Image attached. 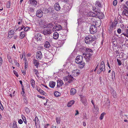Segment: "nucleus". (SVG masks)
<instances>
[{"instance_id": "f257e3e1", "label": "nucleus", "mask_w": 128, "mask_h": 128, "mask_svg": "<svg viewBox=\"0 0 128 128\" xmlns=\"http://www.w3.org/2000/svg\"><path fill=\"white\" fill-rule=\"evenodd\" d=\"M83 56H78L76 58V62L77 64H80V67L83 68L85 66V64L83 61Z\"/></svg>"}, {"instance_id": "f03ea898", "label": "nucleus", "mask_w": 128, "mask_h": 128, "mask_svg": "<svg viewBox=\"0 0 128 128\" xmlns=\"http://www.w3.org/2000/svg\"><path fill=\"white\" fill-rule=\"evenodd\" d=\"M96 39L95 36H88L86 37L85 38V42L87 44H89L92 43Z\"/></svg>"}, {"instance_id": "7ed1b4c3", "label": "nucleus", "mask_w": 128, "mask_h": 128, "mask_svg": "<svg viewBox=\"0 0 128 128\" xmlns=\"http://www.w3.org/2000/svg\"><path fill=\"white\" fill-rule=\"evenodd\" d=\"M105 70V66L104 62L102 61L101 62L99 68L97 71V74H99L102 72H104Z\"/></svg>"}, {"instance_id": "20e7f679", "label": "nucleus", "mask_w": 128, "mask_h": 128, "mask_svg": "<svg viewBox=\"0 0 128 128\" xmlns=\"http://www.w3.org/2000/svg\"><path fill=\"white\" fill-rule=\"evenodd\" d=\"M64 79L65 82L70 83L72 82L74 78L71 75H68L67 76L64 77Z\"/></svg>"}, {"instance_id": "39448f33", "label": "nucleus", "mask_w": 128, "mask_h": 128, "mask_svg": "<svg viewBox=\"0 0 128 128\" xmlns=\"http://www.w3.org/2000/svg\"><path fill=\"white\" fill-rule=\"evenodd\" d=\"M96 26V23L95 24V25H92L90 28V32L92 34H94L97 31V28Z\"/></svg>"}, {"instance_id": "423d86ee", "label": "nucleus", "mask_w": 128, "mask_h": 128, "mask_svg": "<svg viewBox=\"0 0 128 128\" xmlns=\"http://www.w3.org/2000/svg\"><path fill=\"white\" fill-rule=\"evenodd\" d=\"M52 32L51 30L47 27L44 28L43 31V34L45 35H50L51 34Z\"/></svg>"}, {"instance_id": "0eeeda50", "label": "nucleus", "mask_w": 128, "mask_h": 128, "mask_svg": "<svg viewBox=\"0 0 128 128\" xmlns=\"http://www.w3.org/2000/svg\"><path fill=\"white\" fill-rule=\"evenodd\" d=\"M85 55V58H86L87 61L88 62L90 60V58H91L92 54L90 53H88L86 54H84V53L83 54V55Z\"/></svg>"}, {"instance_id": "6e6552de", "label": "nucleus", "mask_w": 128, "mask_h": 128, "mask_svg": "<svg viewBox=\"0 0 128 128\" xmlns=\"http://www.w3.org/2000/svg\"><path fill=\"white\" fill-rule=\"evenodd\" d=\"M43 12L42 10H38L36 12V15L38 17L40 18L43 16Z\"/></svg>"}, {"instance_id": "1a4fd4ad", "label": "nucleus", "mask_w": 128, "mask_h": 128, "mask_svg": "<svg viewBox=\"0 0 128 128\" xmlns=\"http://www.w3.org/2000/svg\"><path fill=\"white\" fill-rule=\"evenodd\" d=\"M34 38L37 41L40 40L42 39V36L40 33L36 34L34 36Z\"/></svg>"}, {"instance_id": "9d476101", "label": "nucleus", "mask_w": 128, "mask_h": 128, "mask_svg": "<svg viewBox=\"0 0 128 128\" xmlns=\"http://www.w3.org/2000/svg\"><path fill=\"white\" fill-rule=\"evenodd\" d=\"M36 56L37 59L38 60H40L42 57V52L40 51H38L37 52Z\"/></svg>"}, {"instance_id": "9b49d317", "label": "nucleus", "mask_w": 128, "mask_h": 128, "mask_svg": "<svg viewBox=\"0 0 128 128\" xmlns=\"http://www.w3.org/2000/svg\"><path fill=\"white\" fill-rule=\"evenodd\" d=\"M96 16L99 19H102L104 18V15L102 12H98L96 13Z\"/></svg>"}, {"instance_id": "f8f14e48", "label": "nucleus", "mask_w": 128, "mask_h": 128, "mask_svg": "<svg viewBox=\"0 0 128 128\" xmlns=\"http://www.w3.org/2000/svg\"><path fill=\"white\" fill-rule=\"evenodd\" d=\"M62 29V28L61 26L60 25L58 24L56 26L55 28L54 27H53V30L54 31L55 30V31H58Z\"/></svg>"}, {"instance_id": "ddd939ff", "label": "nucleus", "mask_w": 128, "mask_h": 128, "mask_svg": "<svg viewBox=\"0 0 128 128\" xmlns=\"http://www.w3.org/2000/svg\"><path fill=\"white\" fill-rule=\"evenodd\" d=\"M64 84L63 81L61 80H57V86L58 87H60Z\"/></svg>"}, {"instance_id": "4468645a", "label": "nucleus", "mask_w": 128, "mask_h": 128, "mask_svg": "<svg viewBox=\"0 0 128 128\" xmlns=\"http://www.w3.org/2000/svg\"><path fill=\"white\" fill-rule=\"evenodd\" d=\"M54 9L58 11L60 8V6L58 3H56L54 5Z\"/></svg>"}, {"instance_id": "2eb2a0df", "label": "nucleus", "mask_w": 128, "mask_h": 128, "mask_svg": "<svg viewBox=\"0 0 128 128\" xmlns=\"http://www.w3.org/2000/svg\"><path fill=\"white\" fill-rule=\"evenodd\" d=\"M14 32L13 30H10L8 33V36L9 38H11L13 37L14 34Z\"/></svg>"}, {"instance_id": "dca6fc26", "label": "nucleus", "mask_w": 128, "mask_h": 128, "mask_svg": "<svg viewBox=\"0 0 128 128\" xmlns=\"http://www.w3.org/2000/svg\"><path fill=\"white\" fill-rule=\"evenodd\" d=\"M30 4L32 5L35 6L37 5V2L35 0H30Z\"/></svg>"}, {"instance_id": "f3484780", "label": "nucleus", "mask_w": 128, "mask_h": 128, "mask_svg": "<svg viewBox=\"0 0 128 128\" xmlns=\"http://www.w3.org/2000/svg\"><path fill=\"white\" fill-rule=\"evenodd\" d=\"M44 47L45 48H49L50 47V45L49 42L46 41L44 44Z\"/></svg>"}, {"instance_id": "a211bd4d", "label": "nucleus", "mask_w": 128, "mask_h": 128, "mask_svg": "<svg viewBox=\"0 0 128 128\" xmlns=\"http://www.w3.org/2000/svg\"><path fill=\"white\" fill-rule=\"evenodd\" d=\"M33 63L35 66L37 68H38L39 64V61L38 60L34 59L33 60Z\"/></svg>"}, {"instance_id": "6ab92c4d", "label": "nucleus", "mask_w": 128, "mask_h": 128, "mask_svg": "<svg viewBox=\"0 0 128 128\" xmlns=\"http://www.w3.org/2000/svg\"><path fill=\"white\" fill-rule=\"evenodd\" d=\"M58 36L59 34L58 32H55L54 33L53 35V38L54 39L56 40L58 39Z\"/></svg>"}, {"instance_id": "aec40b11", "label": "nucleus", "mask_w": 128, "mask_h": 128, "mask_svg": "<svg viewBox=\"0 0 128 128\" xmlns=\"http://www.w3.org/2000/svg\"><path fill=\"white\" fill-rule=\"evenodd\" d=\"M54 24L52 23H50L47 24L46 25V27H47L48 28H52L54 26Z\"/></svg>"}, {"instance_id": "412c9836", "label": "nucleus", "mask_w": 128, "mask_h": 128, "mask_svg": "<svg viewBox=\"0 0 128 128\" xmlns=\"http://www.w3.org/2000/svg\"><path fill=\"white\" fill-rule=\"evenodd\" d=\"M56 83L55 82L52 81L50 82L49 85L50 86L51 88H54L55 85Z\"/></svg>"}, {"instance_id": "4be33fe9", "label": "nucleus", "mask_w": 128, "mask_h": 128, "mask_svg": "<svg viewBox=\"0 0 128 128\" xmlns=\"http://www.w3.org/2000/svg\"><path fill=\"white\" fill-rule=\"evenodd\" d=\"M35 125L36 126H38L39 123L40 121L38 118L37 117H36L35 119Z\"/></svg>"}, {"instance_id": "5701e85b", "label": "nucleus", "mask_w": 128, "mask_h": 128, "mask_svg": "<svg viewBox=\"0 0 128 128\" xmlns=\"http://www.w3.org/2000/svg\"><path fill=\"white\" fill-rule=\"evenodd\" d=\"M25 32H21L20 36V39L23 38L25 36Z\"/></svg>"}, {"instance_id": "b1692460", "label": "nucleus", "mask_w": 128, "mask_h": 128, "mask_svg": "<svg viewBox=\"0 0 128 128\" xmlns=\"http://www.w3.org/2000/svg\"><path fill=\"white\" fill-rule=\"evenodd\" d=\"M48 9V13L52 14L53 13L54 10L51 7H49Z\"/></svg>"}, {"instance_id": "393cba45", "label": "nucleus", "mask_w": 128, "mask_h": 128, "mask_svg": "<svg viewBox=\"0 0 128 128\" xmlns=\"http://www.w3.org/2000/svg\"><path fill=\"white\" fill-rule=\"evenodd\" d=\"M87 15L90 16L95 17L96 16V13L92 12H90Z\"/></svg>"}, {"instance_id": "a878e982", "label": "nucleus", "mask_w": 128, "mask_h": 128, "mask_svg": "<svg viewBox=\"0 0 128 128\" xmlns=\"http://www.w3.org/2000/svg\"><path fill=\"white\" fill-rule=\"evenodd\" d=\"M76 92V90L74 88H72L70 90V94L74 95L75 94Z\"/></svg>"}, {"instance_id": "bb28decb", "label": "nucleus", "mask_w": 128, "mask_h": 128, "mask_svg": "<svg viewBox=\"0 0 128 128\" xmlns=\"http://www.w3.org/2000/svg\"><path fill=\"white\" fill-rule=\"evenodd\" d=\"M42 94L46 96V94L41 89H39V90L37 89Z\"/></svg>"}, {"instance_id": "cd10ccee", "label": "nucleus", "mask_w": 128, "mask_h": 128, "mask_svg": "<svg viewBox=\"0 0 128 128\" xmlns=\"http://www.w3.org/2000/svg\"><path fill=\"white\" fill-rule=\"evenodd\" d=\"M74 100H71L67 104V106L68 107L71 106L74 103Z\"/></svg>"}, {"instance_id": "c85d7f7f", "label": "nucleus", "mask_w": 128, "mask_h": 128, "mask_svg": "<svg viewBox=\"0 0 128 128\" xmlns=\"http://www.w3.org/2000/svg\"><path fill=\"white\" fill-rule=\"evenodd\" d=\"M112 94L113 97L114 98H116L117 96L116 94L115 90H113L112 93Z\"/></svg>"}, {"instance_id": "c756f323", "label": "nucleus", "mask_w": 128, "mask_h": 128, "mask_svg": "<svg viewBox=\"0 0 128 128\" xmlns=\"http://www.w3.org/2000/svg\"><path fill=\"white\" fill-rule=\"evenodd\" d=\"M30 83L32 86L33 88H34L35 86V81L34 79L32 78L30 80Z\"/></svg>"}, {"instance_id": "7c9ffc66", "label": "nucleus", "mask_w": 128, "mask_h": 128, "mask_svg": "<svg viewBox=\"0 0 128 128\" xmlns=\"http://www.w3.org/2000/svg\"><path fill=\"white\" fill-rule=\"evenodd\" d=\"M122 15L128 16V11H127L123 10L122 12Z\"/></svg>"}, {"instance_id": "2f4dec72", "label": "nucleus", "mask_w": 128, "mask_h": 128, "mask_svg": "<svg viewBox=\"0 0 128 128\" xmlns=\"http://www.w3.org/2000/svg\"><path fill=\"white\" fill-rule=\"evenodd\" d=\"M45 22L44 20V19H42L40 20L39 22V24L40 26L44 24Z\"/></svg>"}, {"instance_id": "473e14b6", "label": "nucleus", "mask_w": 128, "mask_h": 128, "mask_svg": "<svg viewBox=\"0 0 128 128\" xmlns=\"http://www.w3.org/2000/svg\"><path fill=\"white\" fill-rule=\"evenodd\" d=\"M54 94L55 96L58 97L60 96V93L57 91H56L54 93Z\"/></svg>"}, {"instance_id": "72a5a7b5", "label": "nucleus", "mask_w": 128, "mask_h": 128, "mask_svg": "<svg viewBox=\"0 0 128 128\" xmlns=\"http://www.w3.org/2000/svg\"><path fill=\"white\" fill-rule=\"evenodd\" d=\"M95 5L96 6H98V7H100L101 6V4L100 3L99 1H97L96 2V3L95 4Z\"/></svg>"}, {"instance_id": "f704fd0d", "label": "nucleus", "mask_w": 128, "mask_h": 128, "mask_svg": "<svg viewBox=\"0 0 128 128\" xmlns=\"http://www.w3.org/2000/svg\"><path fill=\"white\" fill-rule=\"evenodd\" d=\"M81 100L84 105H86L87 104L86 101L85 99H83L82 98L81 99Z\"/></svg>"}, {"instance_id": "c9c22d12", "label": "nucleus", "mask_w": 128, "mask_h": 128, "mask_svg": "<svg viewBox=\"0 0 128 128\" xmlns=\"http://www.w3.org/2000/svg\"><path fill=\"white\" fill-rule=\"evenodd\" d=\"M92 51L91 49L89 48H86V53H90V52L92 53Z\"/></svg>"}, {"instance_id": "e433bc0d", "label": "nucleus", "mask_w": 128, "mask_h": 128, "mask_svg": "<svg viewBox=\"0 0 128 128\" xmlns=\"http://www.w3.org/2000/svg\"><path fill=\"white\" fill-rule=\"evenodd\" d=\"M105 114V113L104 112H103L101 114L100 117V118L101 120L103 119L104 118V116Z\"/></svg>"}, {"instance_id": "4c0bfd02", "label": "nucleus", "mask_w": 128, "mask_h": 128, "mask_svg": "<svg viewBox=\"0 0 128 128\" xmlns=\"http://www.w3.org/2000/svg\"><path fill=\"white\" fill-rule=\"evenodd\" d=\"M74 72L77 74L78 75L80 74V71L78 70H76L74 71Z\"/></svg>"}, {"instance_id": "58836bf2", "label": "nucleus", "mask_w": 128, "mask_h": 128, "mask_svg": "<svg viewBox=\"0 0 128 128\" xmlns=\"http://www.w3.org/2000/svg\"><path fill=\"white\" fill-rule=\"evenodd\" d=\"M60 119L59 117H56V122L57 124H59L60 122Z\"/></svg>"}, {"instance_id": "ea45409f", "label": "nucleus", "mask_w": 128, "mask_h": 128, "mask_svg": "<svg viewBox=\"0 0 128 128\" xmlns=\"http://www.w3.org/2000/svg\"><path fill=\"white\" fill-rule=\"evenodd\" d=\"M6 6L8 8H10V1H9L7 3Z\"/></svg>"}, {"instance_id": "a19ab883", "label": "nucleus", "mask_w": 128, "mask_h": 128, "mask_svg": "<svg viewBox=\"0 0 128 128\" xmlns=\"http://www.w3.org/2000/svg\"><path fill=\"white\" fill-rule=\"evenodd\" d=\"M12 128H18L15 122H14L13 123Z\"/></svg>"}, {"instance_id": "79ce46f5", "label": "nucleus", "mask_w": 128, "mask_h": 128, "mask_svg": "<svg viewBox=\"0 0 128 128\" xmlns=\"http://www.w3.org/2000/svg\"><path fill=\"white\" fill-rule=\"evenodd\" d=\"M34 71L35 72V74L37 77L38 76V74H39V72H38V70L36 69H34Z\"/></svg>"}, {"instance_id": "37998d69", "label": "nucleus", "mask_w": 128, "mask_h": 128, "mask_svg": "<svg viewBox=\"0 0 128 128\" xmlns=\"http://www.w3.org/2000/svg\"><path fill=\"white\" fill-rule=\"evenodd\" d=\"M22 116L24 122L26 124V121L25 118L24 117V116L23 115H22Z\"/></svg>"}, {"instance_id": "c03bdc74", "label": "nucleus", "mask_w": 128, "mask_h": 128, "mask_svg": "<svg viewBox=\"0 0 128 128\" xmlns=\"http://www.w3.org/2000/svg\"><path fill=\"white\" fill-rule=\"evenodd\" d=\"M48 9L46 8H44L42 10V11L43 12L44 14H48Z\"/></svg>"}, {"instance_id": "a18cd8bd", "label": "nucleus", "mask_w": 128, "mask_h": 128, "mask_svg": "<svg viewBox=\"0 0 128 128\" xmlns=\"http://www.w3.org/2000/svg\"><path fill=\"white\" fill-rule=\"evenodd\" d=\"M123 8L124 9V10L127 11H128V8L127 7L126 5H124L123 6Z\"/></svg>"}, {"instance_id": "49530a36", "label": "nucleus", "mask_w": 128, "mask_h": 128, "mask_svg": "<svg viewBox=\"0 0 128 128\" xmlns=\"http://www.w3.org/2000/svg\"><path fill=\"white\" fill-rule=\"evenodd\" d=\"M25 109L26 112L27 113H28L30 112V110L29 108L27 107H25Z\"/></svg>"}, {"instance_id": "de8ad7c7", "label": "nucleus", "mask_w": 128, "mask_h": 128, "mask_svg": "<svg viewBox=\"0 0 128 128\" xmlns=\"http://www.w3.org/2000/svg\"><path fill=\"white\" fill-rule=\"evenodd\" d=\"M117 60L118 63V65L119 66L121 65L122 64V63L121 61L118 59H117Z\"/></svg>"}, {"instance_id": "09e8293b", "label": "nucleus", "mask_w": 128, "mask_h": 128, "mask_svg": "<svg viewBox=\"0 0 128 128\" xmlns=\"http://www.w3.org/2000/svg\"><path fill=\"white\" fill-rule=\"evenodd\" d=\"M117 3V1L116 0H115L113 2V5L114 6H115L116 5Z\"/></svg>"}, {"instance_id": "8fccbe9b", "label": "nucleus", "mask_w": 128, "mask_h": 128, "mask_svg": "<svg viewBox=\"0 0 128 128\" xmlns=\"http://www.w3.org/2000/svg\"><path fill=\"white\" fill-rule=\"evenodd\" d=\"M116 24H116V23L114 22L112 23V26H111V28L112 29V28H113V27L115 26Z\"/></svg>"}, {"instance_id": "3c124183", "label": "nucleus", "mask_w": 128, "mask_h": 128, "mask_svg": "<svg viewBox=\"0 0 128 128\" xmlns=\"http://www.w3.org/2000/svg\"><path fill=\"white\" fill-rule=\"evenodd\" d=\"M14 73V74L16 75V76L17 77H18V75L17 72L16 71L14 70L13 71Z\"/></svg>"}, {"instance_id": "603ef678", "label": "nucleus", "mask_w": 128, "mask_h": 128, "mask_svg": "<svg viewBox=\"0 0 128 128\" xmlns=\"http://www.w3.org/2000/svg\"><path fill=\"white\" fill-rule=\"evenodd\" d=\"M114 22L116 23V24H117L118 23V19H115L114 20Z\"/></svg>"}, {"instance_id": "864d4df0", "label": "nucleus", "mask_w": 128, "mask_h": 128, "mask_svg": "<svg viewBox=\"0 0 128 128\" xmlns=\"http://www.w3.org/2000/svg\"><path fill=\"white\" fill-rule=\"evenodd\" d=\"M29 29V27L28 26H27L24 28V31L26 32L28 31Z\"/></svg>"}, {"instance_id": "5fc2aeb1", "label": "nucleus", "mask_w": 128, "mask_h": 128, "mask_svg": "<svg viewBox=\"0 0 128 128\" xmlns=\"http://www.w3.org/2000/svg\"><path fill=\"white\" fill-rule=\"evenodd\" d=\"M24 28V26L23 25H22V26L21 27H19L18 28L19 29V31H20L21 30L23 29V28Z\"/></svg>"}, {"instance_id": "6e6d98bb", "label": "nucleus", "mask_w": 128, "mask_h": 128, "mask_svg": "<svg viewBox=\"0 0 128 128\" xmlns=\"http://www.w3.org/2000/svg\"><path fill=\"white\" fill-rule=\"evenodd\" d=\"M115 76L114 72V71H113L112 72V78H113Z\"/></svg>"}, {"instance_id": "4d7b16f0", "label": "nucleus", "mask_w": 128, "mask_h": 128, "mask_svg": "<svg viewBox=\"0 0 128 128\" xmlns=\"http://www.w3.org/2000/svg\"><path fill=\"white\" fill-rule=\"evenodd\" d=\"M29 9L30 10L31 12H33L34 11V8H33L30 7Z\"/></svg>"}, {"instance_id": "13d9d810", "label": "nucleus", "mask_w": 128, "mask_h": 128, "mask_svg": "<svg viewBox=\"0 0 128 128\" xmlns=\"http://www.w3.org/2000/svg\"><path fill=\"white\" fill-rule=\"evenodd\" d=\"M121 30L120 28H118V29L117 31L118 33L120 34L121 33Z\"/></svg>"}, {"instance_id": "bf43d9fd", "label": "nucleus", "mask_w": 128, "mask_h": 128, "mask_svg": "<svg viewBox=\"0 0 128 128\" xmlns=\"http://www.w3.org/2000/svg\"><path fill=\"white\" fill-rule=\"evenodd\" d=\"M18 123L20 124H22L23 123V121L21 119H20L18 121Z\"/></svg>"}, {"instance_id": "052dcab7", "label": "nucleus", "mask_w": 128, "mask_h": 128, "mask_svg": "<svg viewBox=\"0 0 128 128\" xmlns=\"http://www.w3.org/2000/svg\"><path fill=\"white\" fill-rule=\"evenodd\" d=\"M7 58H8V59L9 60V61H10V60H11V56H10L9 55H8L7 56Z\"/></svg>"}, {"instance_id": "680f3d73", "label": "nucleus", "mask_w": 128, "mask_h": 128, "mask_svg": "<svg viewBox=\"0 0 128 128\" xmlns=\"http://www.w3.org/2000/svg\"><path fill=\"white\" fill-rule=\"evenodd\" d=\"M0 108L1 110H3V106L1 103L0 104Z\"/></svg>"}, {"instance_id": "e2e57ef3", "label": "nucleus", "mask_w": 128, "mask_h": 128, "mask_svg": "<svg viewBox=\"0 0 128 128\" xmlns=\"http://www.w3.org/2000/svg\"><path fill=\"white\" fill-rule=\"evenodd\" d=\"M124 35V36L127 37L128 38V36L126 34V32H124V33H122L121 35Z\"/></svg>"}, {"instance_id": "0e129e2a", "label": "nucleus", "mask_w": 128, "mask_h": 128, "mask_svg": "<svg viewBox=\"0 0 128 128\" xmlns=\"http://www.w3.org/2000/svg\"><path fill=\"white\" fill-rule=\"evenodd\" d=\"M22 91L21 92V94L23 96H24V89L23 88H22Z\"/></svg>"}, {"instance_id": "69168bd1", "label": "nucleus", "mask_w": 128, "mask_h": 128, "mask_svg": "<svg viewBox=\"0 0 128 128\" xmlns=\"http://www.w3.org/2000/svg\"><path fill=\"white\" fill-rule=\"evenodd\" d=\"M14 63L16 64L18 66H20L19 64L16 61H14Z\"/></svg>"}, {"instance_id": "338daca9", "label": "nucleus", "mask_w": 128, "mask_h": 128, "mask_svg": "<svg viewBox=\"0 0 128 128\" xmlns=\"http://www.w3.org/2000/svg\"><path fill=\"white\" fill-rule=\"evenodd\" d=\"M28 67V64L27 62H25V68L26 69Z\"/></svg>"}, {"instance_id": "774afa93", "label": "nucleus", "mask_w": 128, "mask_h": 128, "mask_svg": "<svg viewBox=\"0 0 128 128\" xmlns=\"http://www.w3.org/2000/svg\"><path fill=\"white\" fill-rule=\"evenodd\" d=\"M125 32L126 33V34L128 36V29H126L125 30Z\"/></svg>"}]
</instances>
